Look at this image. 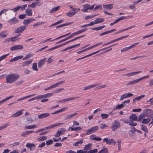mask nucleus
Returning <instances> with one entry per match:
<instances>
[{
	"mask_svg": "<svg viewBox=\"0 0 153 153\" xmlns=\"http://www.w3.org/2000/svg\"><path fill=\"white\" fill-rule=\"evenodd\" d=\"M100 116L102 117V119H103L107 118L109 116L108 114H102Z\"/></svg>",
	"mask_w": 153,
	"mask_h": 153,
	"instance_id": "8fccbe9b",
	"label": "nucleus"
},
{
	"mask_svg": "<svg viewBox=\"0 0 153 153\" xmlns=\"http://www.w3.org/2000/svg\"><path fill=\"white\" fill-rule=\"evenodd\" d=\"M97 149H94L93 150H90L88 151H86L87 153H96L97 152Z\"/></svg>",
	"mask_w": 153,
	"mask_h": 153,
	"instance_id": "a18cd8bd",
	"label": "nucleus"
},
{
	"mask_svg": "<svg viewBox=\"0 0 153 153\" xmlns=\"http://www.w3.org/2000/svg\"><path fill=\"white\" fill-rule=\"evenodd\" d=\"M91 29L92 30H101L102 29L101 26H99L97 27H94L92 28H91Z\"/></svg>",
	"mask_w": 153,
	"mask_h": 153,
	"instance_id": "680f3d73",
	"label": "nucleus"
},
{
	"mask_svg": "<svg viewBox=\"0 0 153 153\" xmlns=\"http://www.w3.org/2000/svg\"><path fill=\"white\" fill-rule=\"evenodd\" d=\"M92 146V144L91 143H89L86 145L84 148V150L85 151V152L88 151V150H89L91 147V146Z\"/></svg>",
	"mask_w": 153,
	"mask_h": 153,
	"instance_id": "b1692460",
	"label": "nucleus"
},
{
	"mask_svg": "<svg viewBox=\"0 0 153 153\" xmlns=\"http://www.w3.org/2000/svg\"><path fill=\"white\" fill-rule=\"evenodd\" d=\"M26 146L27 147L29 148L30 150H33L34 149V148H32V147H35V146L34 143H27L26 145Z\"/></svg>",
	"mask_w": 153,
	"mask_h": 153,
	"instance_id": "a211bd4d",
	"label": "nucleus"
},
{
	"mask_svg": "<svg viewBox=\"0 0 153 153\" xmlns=\"http://www.w3.org/2000/svg\"><path fill=\"white\" fill-rule=\"evenodd\" d=\"M103 141L105 142L108 145H111V141L113 140V139H108V138H104L103 140Z\"/></svg>",
	"mask_w": 153,
	"mask_h": 153,
	"instance_id": "393cba45",
	"label": "nucleus"
},
{
	"mask_svg": "<svg viewBox=\"0 0 153 153\" xmlns=\"http://www.w3.org/2000/svg\"><path fill=\"white\" fill-rule=\"evenodd\" d=\"M23 110H21L17 111L16 113L12 114L11 116L12 117H15L20 116L23 114Z\"/></svg>",
	"mask_w": 153,
	"mask_h": 153,
	"instance_id": "2eb2a0df",
	"label": "nucleus"
},
{
	"mask_svg": "<svg viewBox=\"0 0 153 153\" xmlns=\"http://www.w3.org/2000/svg\"><path fill=\"white\" fill-rule=\"evenodd\" d=\"M130 121H135L138 122V119L137 116L135 114H132L129 117Z\"/></svg>",
	"mask_w": 153,
	"mask_h": 153,
	"instance_id": "4468645a",
	"label": "nucleus"
},
{
	"mask_svg": "<svg viewBox=\"0 0 153 153\" xmlns=\"http://www.w3.org/2000/svg\"><path fill=\"white\" fill-rule=\"evenodd\" d=\"M60 6H58L56 7H54L52 8L50 11V13H52L59 10L60 8Z\"/></svg>",
	"mask_w": 153,
	"mask_h": 153,
	"instance_id": "7c9ffc66",
	"label": "nucleus"
},
{
	"mask_svg": "<svg viewBox=\"0 0 153 153\" xmlns=\"http://www.w3.org/2000/svg\"><path fill=\"white\" fill-rule=\"evenodd\" d=\"M26 14L28 16H31L32 15V10L29 8H27L25 10Z\"/></svg>",
	"mask_w": 153,
	"mask_h": 153,
	"instance_id": "f3484780",
	"label": "nucleus"
},
{
	"mask_svg": "<svg viewBox=\"0 0 153 153\" xmlns=\"http://www.w3.org/2000/svg\"><path fill=\"white\" fill-rule=\"evenodd\" d=\"M26 29L25 26H21L17 27L14 31V33H20L22 32Z\"/></svg>",
	"mask_w": 153,
	"mask_h": 153,
	"instance_id": "423d86ee",
	"label": "nucleus"
},
{
	"mask_svg": "<svg viewBox=\"0 0 153 153\" xmlns=\"http://www.w3.org/2000/svg\"><path fill=\"white\" fill-rule=\"evenodd\" d=\"M35 20V19L32 18L27 19H25L23 22L24 25H27L26 26L28 25V24L31 23L32 22Z\"/></svg>",
	"mask_w": 153,
	"mask_h": 153,
	"instance_id": "9d476101",
	"label": "nucleus"
},
{
	"mask_svg": "<svg viewBox=\"0 0 153 153\" xmlns=\"http://www.w3.org/2000/svg\"><path fill=\"white\" fill-rule=\"evenodd\" d=\"M39 2H37L36 3H33L32 4L30 5H28V7H31L32 8H34L36 6L37 4L38 3H39Z\"/></svg>",
	"mask_w": 153,
	"mask_h": 153,
	"instance_id": "6e6d98bb",
	"label": "nucleus"
},
{
	"mask_svg": "<svg viewBox=\"0 0 153 153\" xmlns=\"http://www.w3.org/2000/svg\"><path fill=\"white\" fill-rule=\"evenodd\" d=\"M47 139V137L46 136H43L40 137H39L37 138L38 141H43Z\"/></svg>",
	"mask_w": 153,
	"mask_h": 153,
	"instance_id": "79ce46f5",
	"label": "nucleus"
},
{
	"mask_svg": "<svg viewBox=\"0 0 153 153\" xmlns=\"http://www.w3.org/2000/svg\"><path fill=\"white\" fill-rule=\"evenodd\" d=\"M0 36L3 38H5L7 36V34H5L4 32H2L0 33Z\"/></svg>",
	"mask_w": 153,
	"mask_h": 153,
	"instance_id": "69168bd1",
	"label": "nucleus"
},
{
	"mask_svg": "<svg viewBox=\"0 0 153 153\" xmlns=\"http://www.w3.org/2000/svg\"><path fill=\"white\" fill-rule=\"evenodd\" d=\"M143 112L145 113L146 117L150 118L152 117L153 115V111L150 109H146L143 110Z\"/></svg>",
	"mask_w": 153,
	"mask_h": 153,
	"instance_id": "20e7f679",
	"label": "nucleus"
},
{
	"mask_svg": "<svg viewBox=\"0 0 153 153\" xmlns=\"http://www.w3.org/2000/svg\"><path fill=\"white\" fill-rule=\"evenodd\" d=\"M27 4H24L22 5V6H20L21 7L20 8V10L23 11L25 9L26 7H27Z\"/></svg>",
	"mask_w": 153,
	"mask_h": 153,
	"instance_id": "0e129e2a",
	"label": "nucleus"
},
{
	"mask_svg": "<svg viewBox=\"0 0 153 153\" xmlns=\"http://www.w3.org/2000/svg\"><path fill=\"white\" fill-rule=\"evenodd\" d=\"M10 123H7L4 124L3 126H1L0 127V128L1 130L7 127L9 125Z\"/></svg>",
	"mask_w": 153,
	"mask_h": 153,
	"instance_id": "a19ab883",
	"label": "nucleus"
},
{
	"mask_svg": "<svg viewBox=\"0 0 153 153\" xmlns=\"http://www.w3.org/2000/svg\"><path fill=\"white\" fill-rule=\"evenodd\" d=\"M124 106L123 104H121L120 105H117L116 107L114 108V110H117V109H121Z\"/></svg>",
	"mask_w": 153,
	"mask_h": 153,
	"instance_id": "4c0bfd02",
	"label": "nucleus"
},
{
	"mask_svg": "<svg viewBox=\"0 0 153 153\" xmlns=\"http://www.w3.org/2000/svg\"><path fill=\"white\" fill-rule=\"evenodd\" d=\"M139 44V42H137L134 44H133L130 46L128 47H125L122 49L121 50V52H124L126 51H127L130 49H131L133 48H134L135 45Z\"/></svg>",
	"mask_w": 153,
	"mask_h": 153,
	"instance_id": "0eeeda50",
	"label": "nucleus"
},
{
	"mask_svg": "<svg viewBox=\"0 0 153 153\" xmlns=\"http://www.w3.org/2000/svg\"><path fill=\"white\" fill-rule=\"evenodd\" d=\"M63 124V123H56V124H52L51 125H49V126H48L47 127H45V128H42V129H40L36 131H35L34 132L35 133H38L39 132L42 131H43L45 130H46L48 129H50L53 128L55 127H56L57 126H59L60 125H61V124Z\"/></svg>",
	"mask_w": 153,
	"mask_h": 153,
	"instance_id": "f03ea898",
	"label": "nucleus"
},
{
	"mask_svg": "<svg viewBox=\"0 0 153 153\" xmlns=\"http://www.w3.org/2000/svg\"><path fill=\"white\" fill-rule=\"evenodd\" d=\"M33 122V120L31 117H29L26 119V122L27 124H30L32 123Z\"/></svg>",
	"mask_w": 153,
	"mask_h": 153,
	"instance_id": "37998d69",
	"label": "nucleus"
},
{
	"mask_svg": "<svg viewBox=\"0 0 153 153\" xmlns=\"http://www.w3.org/2000/svg\"><path fill=\"white\" fill-rule=\"evenodd\" d=\"M9 55V53H8L6 55H4L0 57V61L2 60L5 59V57Z\"/></svg>",
	"mask_w": 153,
	"mask_h": 153,
	"instance_id": "13d9d810",
	"label": "nucleus"
},
{
	"mask_svg": "<svg viewBox=\"0 0 153 153\" xmlns=\"http://www.w3.org/2000/svg\"><path fill=\"white\" fill-rule=\"evenodd\" d=\"M77 13V12H74L72 13H71L70 12H69L66 13V15L67 16H68L69 17H70L74 15Z\"/></svg>",
	"mask_w": 153,
	"mask_h": 153,
	"instance_id": "c9c22d12",
	"label": "nucleus"
},
{
	"mask_svg": "<svg viewBox=\"0 0 153 153\" xmlns=\"http://www.w3.org/2000/svg\"><path fill=\"white\" fill-rule=\"evenodd\" d=\"M21 7L20 6H19L11 9V10L13 11L14 12H16L19 9H20Z\"/></svg>",
	"mask_w": 153,
	"mask_h": 153,
	"instance_id": "4d7b16f0",
	"label": "nucleus"
},
{
	"mask_svg": "<svg viewBox=\"0 0 153 153\" xmlns=\"http://www.w3.org/2000/svg\"><path fill=\"white\" fill-rule=\"evenodd\" d=\"M129 125L131 126H135L137 125V123L134 122L133 121H130Z\"/></svg>",
	"mask_w": 153,
	"mask_h": 153,
	"instance_id": "774afa93",
	"label": "nucleus"
},
{
	"mask_svg": "<svg viewBox=\"0 0 153 153\" xmlns=\"http://www.w3.org/2000/svg\"><path fill=\"white\" fill-rule=\"evenodd\" d=\"M77 114V113H75L73 114H71L69 115H67L66 116L65 119H69L72 117H73L75 115H76Z\"/></svg>",
	"mask_w": 153,
	"mask_h": 153,
	"instance_id": "864d4df0",
	"label": "nucleus"
},
{
	"mask_svg": "<svg viewBox=\"0 0 153 153\" xmlns=\"http://www.w3.org/2000/svg\"><path fill=\"white\" fill-rule=\"evenodd\" d=\"M33 61V60L30 59L29 61H25L23 63L22 66L24 67L30 64Z\"/></svg>",
	"mask_w": 153,
	"mask_h": 153,
	"instance_id": "5701e85b",
	"label": "nucleus"
},
{
	"mask_svg": "<svg viewBox=\"0 0 153 153\" xmlns=\"http://www.w3.org/2000/svg\"><path fill=\"white\" fill-rule=\"evenodd\" d=\"M141 130L146 133H148V129L144 125H141Z\"/></svg>",
	"mask_w": 153,
	"mask_h": 153,
	"instance_id": "e433bc0d",
	"label": "nucleus"
},
{
	"mask_svg": "<svg viewBox=\"0 0 153 153\" xmlns=\"http://www.w3.org/2000/svg\"><path fill=\"white\" fill-rule=\"evenodd\" d=\"M44 24V22H37L35 24L33 25V27H35L39 26V25H42Z\"/></svg>",
	"mask_w": 153,
	"mask_h": 153,
	"instance_id": "5fc2aeb1",
	"label": "nucleus"
},
{
	"mask_svg": "<svg viewBox=\"0 0 153 153\" xmlns=\"http://www.w3.org/2000/svg\"><path fill=\"white\" fill-rule=\"evenodd\" d=\"M33 69L36 71H38V69L37 68V63H34L32 65Z\"/></svg>",
	"mask_w": 153,
	"mask_h": 153,
	"instance_id": "c03bdc74",
	"label": "nucleus"
},
{
	"mask_svg": "<svg viewBox=\"0 0 153 153\" xmlns=\"http://www.w3.org/2000/svg\"><path fill=\"white\" fill-rule=\"evenodd\" d=\"M60 135L63 134L65 131L64 128H61L58 131Z\"/></svg>",
	"mask_w": 153,
	"mask_h": 153,
	"instance_id": "09e8293b",
	"label": "nucleus"
},
{
	"mask_svg": "<svg viewBox=\"0 0 153 153\" xmlns=\"http://www.w3.org/2000/svg\"><path fill=\"white\" fill-rule=\"evenodd\" d=\"M104 19L98 18L95 21L96 22V24H97L98 23L102 22L104 21Z\"/></svg>",
	"mask_w": 153,
	"mask_h": 153,
	"instance_id": "72a5a7b5",
	"label": "nucleus"
},
{
	"mask_svg": "<svg viewBox=\"0 0 153 153\" xmlns=\"http://www.w3.org/2000/svg\"><path fill=\"white\" fill-rule=\"evenodd\" d=\"M90 7V5L88 4H86L83 5V8L81 9L82 12H87V10L89 9Z\"/></svg>",
	"mask_w": 153,
	"mask_h": 153,
	"instance_id": "dca6fc26",
	"label": "nucleus"
},
{
	"mask_svg": "<svg viewBox=\"0 0 153 153\" xmlns=\"http://www.w3.org/2000/svg\"><path fill=\"white\" fill-rule=\"evenodd\" d=\"M53 95V93H48L42 95V98H48L49 97H50L51 96Z\"/></svg>",
	"mask_w": 153,
	"mask_h": 153,
	"instance_id": "a878e982",
	"label": "nucleus"
},
{
	"mask_svg": "<svg viewBox=\"0 0 153 153\" xmlns=\"http://www.w3.org/2000/svg\"><path fill=\"white\" fill-rule=\"evenodd\" d=\"M120 123L118 120H115L111 126V128L112 131H115L117 128L120 127Z\"/></svg>",
	"mask_w": 153,
	"mask_h": 153,
	"instance_id": "7ed1b4c3",
	"label": "nucleus"
},
{
	"mask_svg": "<svg viewBox=\"0 0 153 153\" xmlns=\"http://www.w3.org/2000/svg\"><path fill=\"white\" fill-rule=\"evenodd\" d=\"M98 153H109L108 150L105 147L103 148Z\"/></svg>",
	"mask_w": 153,
	"mask_h": 153,
	"instance_id": "2f4dec72",
	"label": "nucleus"
},
{
	"mask_svg": "<svg viewBox=\"0 0 153 153\" xmlns=\"http://www.w3.org/2000/svg\"><path fill=\"white\" fill-rule=\"evenodd\" d=\"M146 116L145 113L140 114L139 116L138 120V122H140Z\"/></svg>",
	"mask_w": 153,
	"mask_h": 153,
	"instance_id": "cd10ccee",
	"label": "nucleus"
},
{
	"mask_svg": "<svg viewBox=\"0 0 153 153\" xmlns=\"http://www.w3.org/2000/svg\"><path fill=\"white\" fill-rule=\"evenodd\" d=\"M50 115V114L48 113H43L38 116V118L39 119H43L46 117Z\"/></svg>",
	"mask_w": 153,
	"mask_h": 153,
	"instance_id": "ddd939ff",
	"label": "nucleus"
},
{
	"mask_svg": "<svg viewBox=\"0 0 153 153\" xmlns=\"http://www.w3.org/2000/svg\"><path fill=\"white\" fill-rule=\"evenodd\" d=\"M36 126L34 124L32 125H29V126H25V128L26 129H33Z\"/></svg>",
	"mask_w": 153,
	"mask_h": 153,
	"instance_id": "f704fd0d",
	"label": "nucleus"
},
{
	"mask_svg": "<svg viewBox=\"0 0 153 153\" xmlns=\"http://www.w3.org/2000/svg\"><path fill=\"white\" fill-rule=\"evenodd\" d=\"M32 56V55L30 54V53H29L28 54H27L26 55L25 57L22 59V60H25L28 58L31 57Z\"/></svg>",
	"mask_w": 153,
	"mask_h": 153,
	"instance_id": "de8ad7c7",
	"label": "nucleus"
},
{
	"mask_svg": "<svg viewBox=\"0 0 153 153\" xmlns=\"http://www.w3.org/2000/svg\"><path fill=\"white\" fill-rule=\"evenodd\" d=\"M93 133V132L91 128L87 130V131L86 133V134L87 135H89L90 134H92V133Z\"/></svg>",
	"mask_w": 153,
	"mask_h": 153,
	"instance_id": "338daca9",
	"label": "nucleus"
},
{
	"mask_svg": "<svg viewBox=\"0 0 153 153\" xmlns=\"http://www.w3.org/2000/svg\"><path fill=\"white\" fill-rule=\"evenodd\" d=\"M24 47L23 45H19L11 47L10 48V50L12 51H14L17 50L22 49Z\"/></svg>",
	"mask_w": 153,
	"mask_h": 153,
	"instance_id": "6e6552de",
	"label": "nucleus"
},
{
	"mask_svg": "<svg viewBox=\"0 0 153 153\" xmlns=\"http://www.w3.org/2000/svg\"><path fill=\"white\" fill-rule=\"evenodd\" d=\"M47 58H45L40 60L38 63V66L39 68H41L44 65L47 60Z\"/></svg>",
	"mask_w": 153,
	"mask_h": 153,
	"instance_id": "1a4fd4ad",
	"label": "nucleus"
},
{
	"mask_svg": "<svg viewBox=\"0 0 153 153\" xmlns=\"http://www.w3.org/2000/svg\"><path fill=\"white\" fill-rule=\"evenodd\" d=\"M95 136L94 135H91L90 137V139L91 140H95L96 141H100L102 140V138L100 137H94L92 138L93 137Z\"/></svg>",
	"mask_w": 153,
	"mask_h": 153,
	"instance_id": "412c9836",
	"label": "nucleus"
},
{
	"mask_svg": "<svg viewBox=\"0 0 153 153\" xmlns=\"http://www.w3.org/2000/svg\"><path fill=\"white\" fill-rule=\"evenodd\" d=\"M150 121L151 119L149 118L143 119L141 122V123L143 124H147Z\"/></svg>",
	"mask_w": 153,
	"mask_h": 153,
	"instance_id": "473e14b6",
	"label": "nucleus"
},
{
	"mask_svg": "<svg viewBox=\"0 0 153 153\" xmlns=\"http://www.w3.org/2000/svg\"><path fill=\"white\" fill-rule=\"evenodd\" d=\"M19 78V76L17 74H11L6 76V82L8 83H11L16 81Z\"/></svg>",
	"mask_w": 153,
	"mask_h": 153,
	"instance_id": "f257e3e1",
	"label": "nucleus"
},
{
	"mask_svg": "<svg viewBox=\"0 0 153 153\" xmlns=\"http://www.w3.org/2000/svg\"><path fill=\"white\" fill-rule=\"evenodd\" d=\"M139 82V80L138 79H136L132 81H131L129 82H128L126 84V85L127 86H129L130 85H131L135 84V83H137L138 82Z\"/></svg>",
	"mask_w": 153,
	"mask_h": 153,
	"instance_id": "aec40b11",
	"label": "nucleus"
},
{
	"mask_svg": "<svg viewBox=\"0 0 153 153\" xmlns=\"http://www.w3.org/2000/svg\"><path fill=\"white\" fill-rule=\"evenodd\" d=\"M98 15V14H96V15H91V16H90V15L87 16L85 17V20H88L89 19L95 17V16H97Z\"/></svg>",
	"mask_w": 153,
	"mask_h": 153,
	"instance_id": "ea45409f",
	"label": "nucleus"
},
{
	"mask_svg": "<svg viewBox=\"0 0 153 153\" xmlns=\"http://www.w3.org/2000/svg\"><path fill=\"white\" fill-rule=\"evenodd\" d=\"M65 82V80H63L62 81L59 82L57 83H56L53 85L54 88L57 87L59 85Z\"/></svg>",
	"mask_w": 153,
	"mask_h": 153,
	"instance_id": "49530a36",
	"label": "nucleus"
},
{
	"mask_svg": "<svg viewBox=\"0 0 153 153\" xmlns=\"http://www.w3.org/2000/svg\"><path fill=\"white\" fill-rule=\"evenodd\" d=\"M83 143V140H80V141H78L76 143H74L73 144V145L74 146H78L79 145L78 144H82Z\"/></svg>",
	"mask_w": 153,
	"mask_h": 153,
	"instance_id": "58836bf2",
	"label": "nucleus"
},
{
	"mask_svg": "<svg viewBox=\"0 0 153 153\" xmlns=\"http://www.w3.org/2000/svg\"><path fill=\"white\" fill-rule=\"evenodd\" d=\"M19 22L18 19L15 17L10 19L8 22L11 25L14 24L18 23Z\"/></svg>",
	"mask_w": 153,
	"mask_h": 153,
	"instance_id": "9b49d317",
	"label": "nucleus"
},
{
	"mask_svg": "<svg viewBox=\"0 0 153 153\" xmlns=\"http://www.w3.org/2000/svg\"><path fill=\"white\" fill-rule=\"evenodd\" d=\"M113 4H103L102 5L103 7L107 10H111L113 7Z\"/></svg>",
	"mask_w": 153,
	"mask_h": 153,
	"instance_id": "f8f14e48",
	"label": "nucleus"
},
{
	"mask_svg": "<svg viewBox=\"0 0 153 153\" xmlns=\"http://www.w3.org/2000/svg\"><path fill=\"white\" fill-rule=\"evenodd\" d=\"M66 109H67V108H65V107L62 108L61 109H59V110H58L57 111H55L54 112L52 113L51 114H56L59 113L60 112L64 111Z\"/></svg>",
	"mask_w": 153,
	"mask_h": 153,
	"instance_id": "bb28decb",
	"label": "nucleus"
},
{
	"mask_svg": "<svg viewBox=\"0 0 153 153\" xmlns=\"http://www.w3.org/2000/svg\"><path fill=\"white\" fill-rule=\"evenodd\" d=\"M142 72L141 71H138L137 72H131L128 74H126L124 75L128 76L129 77L131 76L134 75H135L139 73H140Z\"/></svg>",
	"mask_w": 153,
	"mask_h": 153,
	"instance_id": "6ab92c4d",
	"label": "nucleus"
},
{
	"mask_svg": "<svg viewBox=\"0 0 153 153\" xmlns=\"http://www.w3.org/2000/svg\"><path fill=\"white\" fill-rule=\"evenodd\" d=\"M69 129H71V131H78L82 129V128L78 126L76 127H74L72 128L71 127H70L68 129V130Z\"/></svg>",
	"mask_w": 153,
	"mask_h": 153,
	"instance_id": "4be33fe9",
	"label": "nucleus"
},
{
	"mask_svg": "<svg viewBox=\"0 0 153 153\" xmlns=\"http://www.w3.org/2000/svg\"><path fill=\"white\" fill-rule=\"evenodd\" d=\"M128 36H129L128 35H127L126 36H122L121 37L118 38L117 39H113L111 41L108 42L107 43H105V44H103L102 45V46H106L108 45L111 44L113 42H114L117 41H119V40H121L123 39L126 38L128 37Z\"/></svg>",
	"mask_w": 153,
	"mask_h": 153,
	"instance_id": "39448f33",
	"label": "nucleus"
},
{
	"mask_svg": "<svg viewBox=\"0 0 153 153\" xmlns=\"http://www.w3.org/2000/svg\"><path fill=\"white\" fill-rule=\"evenodd\" d=\"M26 16V14H23L19 15L18 16L19 18L20 19H25Z\"/></svg>",
	"mask_w": 153,
	"mask_h": 153,
	"instance_id": "bf43d9fd",
	"label": "nucleus"
},
{
	"mask_svg": "<svg viewBox=\"0 0 153 153\" xmlns=\"http://www.w3.org/2000/svg\"><path fill=\"white\" fill-rule=\"evenodd\" d=\"M69 37H68H68L65 38V39H62L58 42H57L56 43V44H59V43H61L62 42H64L68 39H69Z\"/></svg>",
	"mask_w": 153,
	"mask_h": 153,
	"instance_id": "603ef678",
	"label": "nucleus"
},
{
	"mask_svg": "<svg viewBox=\"0 0 153 153\" xmlns=\"http://www.w3.org/2000/svg\"><path fill=\"white\" fill-rule=\"evenodd\" d=\"M80 97H77L71 98H67L68 101L77 99L80 98Z\"/></svg>",
	"mask_w": 153,
	"mask_h": 153,
	"instance_id": "052dcab7",
	"label": "nucleus"
},
{
	"mask_svg": "<svg viewBox=\"0 0 153 153\" xmlns=\"http://www.w3.org/2000/svg\"><path fill=\"white\" fill-rule=\"evenodd\" d=\"M72 23V22H70L68 23H66L61 25H58V26H56V28H57L59 27H62L65 26H67L68 25H71Z\"/></svg>",
	"mask_w": 153,
	"mask_h": 153,
	"instance_id": "c756f323",
	"label": "nucleus"
},
{
	"mask_svg": "<svg viewBox=\"0 0 153 153\" xmlns=\"http://www.w3.org/2000/svg\"><path fill=\"white\" fill-rule=\"evenodd\" d=\"M91 128L93 132H94L98 130L99 127L97 126H95Z\"/></svg>",
	"mask_w": 153,
	"mask_h": 153,
	"instance_id": "3c124183",
	"label": "nucleus"
},
{
	"mask_svg": "<svg viewBox=\"0 0 153 153\" xmlns=\"http://www.w3.org/2000/svg\"><path fill=\"white\" fill-rule=\"evenodd\" d=\"M53 141L52 140H49L46 141V144L47 145H49L52 144Z\"/></svg>",
	"mask_w": 153,
	"mask_h": 153,
	"instance_id": "e2e57ef3",
	"label": "nucleus"
},
{
	"mask_svg": "<svg viewBox=\"0 0 153 153\" xmlns=\"http://www.w3.org/2000/svg\"><path fill=\"white\" fill-rule=\"evenodd\" d=\"M99 84H97L94 85H90L88 86H87L84 87L83 88V90L85 91V90H87L90 89L94 87L97 86V85H98Z\"/></svg>",
	"mask_w": 153,
	"mask_h": 153,
	"instance_id": "c85d7f7f",
	"label": "nucleus"
}]
</instances>
